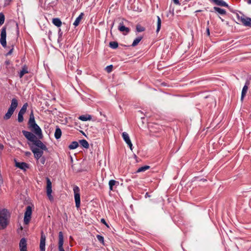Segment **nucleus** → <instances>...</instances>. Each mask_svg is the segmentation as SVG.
Returning a JSON list of instances; mask_svg holds the SVG:
<instances>
[{
    "instance_id": "obj_1",
    "label": "nucleus",
    "mask_w": 251,
    "mask_h": 251,
    "mask_svg": "<svg viewBox=\"0 0 251 251\" xmlns=\"http://www.w3.org/2000/svg\"><path fill=\"white\" fill-rule=\"evenodd\" d=\"M18 104V103L17 100L16 98L12 99L11 101L10 106L9 107L7 113L5 114V115L3 117V119L4 120H7L11 118L14 111L17 107Z\"/></svg>"
},
{
    "instance_id": "obj_2",
    "label": "nucleus",
    "mask_w": 251,
    "mask_h": 251,
    "mask_svg": "<svg viewBox=\"0 0 251 251\" xmlns=\"http://www.w3.org/2000/svg\"><path fill=\"white\" fill-rule=\"evenodd\" d=\"M7 224V211L5 209L0 210V229L5 228Z\"/></svg>"
},
{
    "instance_id": "obj_3",
    "label": "nucleus",
    "mask_w": 251,
    "mask_h": 251,
    "mask_svg": "<svg viewBox=\"0 0 251 251\" xmlns=\"http://www.w3.org/2000/svg\"><path fill=\"white\" fill-rule=\"evenodd\" d=\"M238 21L243 25L244 26L251 27V18L245 16L242 13L241 15L237 14L236 15Z\"/></svg>"
},
{
    "instance_id": "obj_4",
    "label": "nucleus",
    "mask_w": 251,
    "mask_h": 251,
    "mask_svg": "<svg viewBox=\"0 0 251 251\" xmlns=\"http://www.w3.org/2000/svg\"><path fill=\"white\" fill-rule=\"evenodd\" d=\"M73 191L74 193L75 206L77 208H78L80 205V190L77 186H75L73 188Z\"/></svg>"
},
{
    "instance_id": "obj_5",
    "label": "nucleus",
    "mask_w": 251,
    "mask_h": 251,
    "mask_svg": "<svg viewBox=\"0 0 251 251\" xmlns=\"http://www.w3.org/2000/svg\"><path fill=\"white\" fill-rule=\"evenodd\" d=\"M32 214V208L30 206H27L24 215V222L25 225H28L31 219Z\"/></svg>"
},
{
    "instance_id": "obj_6",
    "label": "nucleus",
    "mask_w": 251,
    "mask_h": 251,
    "mask_svg": "<svg viewBox=\"0 0 251 251\" xmlns=\"http://www.w3.org/2000/svg\"><path fill=\"white\" fill-rule=\"evenodd\" d=\"M6 27H3L1 28V33H0V43L2 46L4 48L6 47Z\"/></svg>"
},
{
    "instance_id": "obj_7",
    "label": "nucleus",
    "mask_w": 251,
    "mask_h": 251,
    "mask_svg": "<svg viewBox=\"0 0 251 251\" xmlns=\"http://www.w3.org/2000/svg\"><path fill=\"white\" fill-rule=\"evenodd\" d=\"M30 149L32 152L34 153V157L37 160H39L41 157H42L43 151L33 146H31Z\"/></svg>"
},
{
    "instance_id": "obj_8",
    "label": "nucleus",
    "mask_w": 251,
    "mask_h": 251,
    "mask_svg": "<svg viewBox=\"0 0 251 251\" xmlns=\"http://www.w3.org/2000/svg\"><path fill=\"white\" fill-rule=\"evenodd\" d=\"M31 128L32 131L37 135L39 138H42L43 135L42 132V130L41 128L38 126V125L36 124L35 125H33L31 127H30Z\"/></svg>"
},
{
    "instance_id": "obj_9",
    "label": "nucleus",
    "mask_w": 251,
    "mask_h": 251,
    "mask_svg": "<svg viewBox=\"0 0 251 251\" xmlns=\"http://www.w3.org/2000/svg\"><path fill=\"white\" fill-rule=\"evenodd\" d=\"M22 133L25 137L29 141L33 143V142L37 138L36 136L33 134L32 133L29 131H27L26 130H23Z\"/></svg>"
},
{
    "instance_id": "obj_10",
    "label": "nucleus",
    "mask_w": 251,
    "mask_h": 251,
    "mask_svg": "<svg viewBox=\"0 0 251 251\" xmlns=\"http://www.w3.org/2000/svg\"><path fill=\"white\" fill-rule=\"evenodd\" d=\"M46 237L43 231L41 232V239L40 243V251H46Z\"/></svg>"
},
{
    "instance_id": "obj_11",
    "label": "nucleus",
    "mask_w": 251,
    "mask_h": 251,
    "mask_svg": "<svg viewBox=\"0 0 251 251\" xmlns=\"http://www.w3.org/2000/svg\"><path fill=\"white\" fill-rule=\"evenodd\" d=\"M33 143L36 147V148H38L42 151L47 150V147L43 143V142L37 139V138L33 142Z\"/></svg>"
},
{
    "instance_id": "obj_12",
    "label": "nucleus",
    "mask_w": 251,
    "mask_h": 251,
    "mask_svg": "<svg viewBox=\"0 0 251 251\" xmlns=\"http://www.w3.org/2000/svg\"><path fill=\"white\" fill-rule=\"evenodd\" d=\"M58 250L59 251H65L63 248V243H64V237L62 231H60L58 234Z\"/></svg>"
},
{
    "instance_id": "obj_13",
    "label": "nucleus",
    "mask_w": 251,
    "mask_h": 251,
    "mask_svg": "<svg viewBox=\"0 0 251 251\" xmlns=\"http://www.w3.org/2000/svg\"><path fill=\"white\" fill-rule=\"evenodd\" d=\"M122 137L123 138V139L125 141V142L127 144V145L129 147L130 149L131 150H132V144L131 142V140L130 139L129 136L127 133L126 132H124L122 133Z\"/></svg>"
},
{
    "instance_id": "obj_14",
    "label": "nucleus",
    "mask_w": 251,
    "mask_h": 251,
    "mask_svg": "<svg viewBox=\"0 0 251 251\" xmlns=\"http://www.w3.org/2000/svg\"><path fill=\"white\" fill-rule=\"evenodd\" d=\"M209 1L215 5L223 6L226 7H228V5L226 2L223 0H209Z\"/></svg>"
},
{
    "instance_id": "obj_15",
    "label": "nucleus",
    "mask_w": 251,
    "mask_h": 251,
    "mask_svg": "<svg viewBox=\"0 0 251 251\" xmlns=\"http://www.w3.org/2000/svg\"><path fill=\"white\" fill-rule=\"evenodd\" d=\"M19 248L20 251H27L26 240L25 238L21 239L19 243Z\"/></svg>"
},
{
    "instance_id": "obj_16",
    "label": "nucleus",
    "mask_w": 251,
    "mask_h": 251,
    "mask_svg": "<svg viewBox=\"0 0 251 251\" xmlns=\"http://www.w3.org/2000/svg\"><path fill=\"white\" fill-rule=\"evenodd\" d=\"M118 29L121 31L123 32L125 34H127L129 33L130 29L128 27H126L123 23H120L118 26Z\"/></svg>"
},
{
    "instance_id": "obj_17",
    "label": "nucleus",
    "mask_w": 251,
    "mask_h": 251,
    "mask_svg": "<svg viewBox=\"0 0 251 251\" xmlns=\"http://www.w3.org/2000/svg\"><path fill=\"white\" fill-rule=\"evenodd\" d=\"M249 84H250L249 81H248V80L245 83V85L244 86V87L242 89V93H241V99L242 100H243L244 97L246 95V93H247L248 89V86L249 85Z\"/></svg>"
},
{
    "instance_id": "obj_18",
    "label": "nucleus",
    "mask_w": 251,
    "mask_h": 251,
    "mask_svg": "<svg viewBox=\"0 0 251 251\" xmlns=\"http://www.w3.org/2000/svg\"><path fill=\"white\" fill-rule=\"evenodd\" d=\"M28 124L29 127H31L33 125H34L36 124L35 121V118H34L33 111H31V112L30 114L29 119L28 121Z\"/></svg>"
},
{
    "instance_id": "obj_19",
    "label": "nucleus",
    "mask_w": 251,
    "mask_h": 251,
    "mask_svg": "<svg viewBox=\"0 0 251 251\" xmlns=\"http://www.w3.org/2000/svg\"><path fill=\"white\" fill-rule=\"evenodd\" d=\"M16 166L24 171L28 168V164L25 162H16Z\"/></svg>"
},
{
    "instance_id": "obj_20",
    "label": "nucleus",
    "mask_w": 251,
    "mask_h": 251,
    "mask_svg": "<svg viewBox=\"0 0 251 251\" xmlns=\"http://www.w3.org/2000/svg\"><path fill=\"white\" fill-rule=\"evenodd\" d=\"M47 180V193H52V186H51V182L50 180V179L47 177L46 178Z\"/></svg>"
},
{
    "instance_id": "obj_21",
    "label": "nucleus",
    "mask_w": 251,
    "mask_h": 251,
    "mask_svg": "<svg viewBox=\"0 0 251 251\" xmlns=\"http://www.w3.org/2000/svg\"><path fill=\"white\" fill-rule=\"evenodd\" d=\"M83 16V13H81L80 15L76 18L75 20L73 23V25L76 27L80 23L81 20H82Z\"/></svg>"
},
{
    "instance_id": "obj_22",
    "label": "nucleus",
    "mask_w": 251,
    "mask_h": 251,
    "mask_svg": "<svg viewBox=\"0 0 251 251\" xmlns=\"http://www.w3.org/2000/svg\"><path fill=\"white\" fill-rule=\"evenodd\" d=\"M28 73L27 67L25 65L22 67V69L20 72L19 76L20 78H22L25 74H27Z\"/></svg>"
},
{
    "instance_id": "obj_23",
    "label": "nucleus",
    "mask_w": 251,
    "mask_h": 251,
    "mask_svg": "<svg viewBox=\"0 0 251 251\" xmlns=\"http://www.w3.org/2000/svg\"><path fill=\"white\" fill-rule=\"evenodd\" d=\"M62 135V131L58 126H56L54 133V137L56 139H59Z\"/></svg>"
},
{
    "instance_id": "obj_24",
    "label": "nucleus",
    "mask_w": 251,
    "mask_h": 251,
    "mask_svg": "<svg viewBox=\"0 0 251 251\" xmlns=\"http://www.w3.org/2000/svg\"><path fill=\"white\" fill-rule=\"evenodd\" d=\"M108 184H109L110 190L112 191L113 189V186L114 185H119V182L117 181H116L115 180L111 179L109 181Z\"/></svg>"
},
{
    "instance_id": "obj_25",
    "label": "nucleus",
    "mask_w": 251,
    "mask_h": 251,
    "mask_svg": "<svg viewBox=\"0 0 251 251\" xmlns=\"http://www.w3.org/2000/svg\"><path fill=\"white\" fill-rule=\"evenodd\" d=\"M91 119L92 116L90 115H81L78 117V119L82 121H87L88 120H91Z\"/></svg>"
},
{
    "instance_id": "obj_26",
    "label": "nucleus",
    "mask_w": 251,
    "mask_h": 251,
    "mask_svg": "<svg viewBox=\"0 0 251 251\" xmlns=\"http://www.w3.org/2000/svg\"><path fill=\"white\" fill-rule=\"evenodd\" d=\"M213 9L216 12H218L221 15H224L226 14V12L224 9H222L218 7H214Z\"/></svg>"
},
{
    "instance_id": "obj_27",
    "label": "nucleus",
    "mask_w": 251,
    "mask_h": 251,
    "mask_svg": "<svg viewBox=\"0 0 251 251\" xmlns=\"http://www.w3.org/2000/svg\"><path fill=\"white\" fill-rule=\"evenodd\" d=\"M53 25L57 27H60L62 25V22L59 18H53L52 21Z\"/></svg>"
},
{
    "instance_id": "obj_28",
    "label": "nucleus",
    "mask_w": 251,
    "mask_h": 251,
    "mask_svg": "<svg viewBox=\"0 0 251 251\" xmlns=\"http://www.w3.org/2000/svg\"><path fill=\"white\" fill-rule=\"evenodd\" d=\"M79 143L81 146L85 149H88L89 147L88 142L85 139H82L79 140Z\"/></svg>"
},
{
    "instance_id": "obj_29",
    "label": "nucleus",
    "mask_w": 251,
    "mask_h": 251,
    "mask_svg": "<svg viewBox=\"0 0 251 251\" xmlns=\"http://www.w3.org/2000/svg\"><path fill=\"white\" fill-rule=\"evenodd\" d=\"M150 168V166H148V165L141 167L137 169V170L136 171V173H139L140 172H144L146 171V170L149 169Z\"/></svg>"
},
{
    "instance_id": "obj_30",
    "label": "nucleus",
    "mask_w": 251,
    "mask_h": 251,
    "mask_svg": "<svg viewBox=\"0 0 251 251\" xmlns=\"http://www.w3.org/2000/svg\"><path fill=\"white\" fill-rule=\"evenodd\" d=\"M78 146V143L76 141H73L69 146L68 148L70 150H74L77 148Z\"/></svg>"
},
{
    "instance_id": "obj_31",
    "label": "nucleus",
    "mask_w": 251,
    "mask_h": 251,
    "mask_svg": "<svg viewBox=\"0 0 251 251\" xmlns=\"http://www.w3.org/2000/svg\"><path fill=\"white\" fill-rule=\"evenodd\" d=\"M143 37L142 36H139L137 37L136 39H135L131 45L132 47H135L137 46L139 43L141 41Z\"/></svg>"
},
{
    "instance_id": "obj_32",
    "label": "nucleus",
    "mask_w": 251,
    "mask_h": 251,
    "mask_svg": "<svg viewBox=\"0 0 251 251\" xmlns=\"http://www.w3.org/2000/svg\"><path fill=\"white\" fill-rule=\"evenodd\" d=\"M157 29L156 32L158 33L160 30L161 25V20L160 18L157 16Z\"/></svg>"
},
{
    "instance_id": "obj_33",
    "label": "nucleus",
    "mask_w": 251,
    "mask_h": 251,
    "mask_svg": "<svg viewBox=\"0 0 251 251\" xmlns=\"http://www.w3.org/2000/svg\"><path fill=\"white\" fill-rule=\"evenodd\" d=\"M27 106L28 104L27 102L24 103L19 112L24 114L26 112Z\"/></svg>"
},
{
    "instance_id": "obj_34",
    "label": "nucleus",
    "mask_w": 251,
    "mask_h": 251,
    "mask_svg": "<svg viewBox=\"0 0 251 251\" xmlns=\"http://www.w3.org/2000/svg\"><path fill=\"white\" fill-rule=\"evenodd\" d=\"M109 47L113 49H116L118 47V43L116 41L110 42Z\"/></svg>"
},
{
    "instance_id": "obj_35",
    "label": "nucleus",
    "mask_w": 251,
    "mask_h": 251,
    "mask_svg": "<svg viewBox=\"0 0 251 251\" xmlns=\"http://www.w3.org/2000/svg\"><path fill=\"white\" fill-rule=\"evenodd\" d=\"M136 31L138 32H142L145 31V28L142 26L141 25H136Z\"/></svg>"
},
{
    "instance_id": "obj_36",
    "label": "nucleus",
    "mask_w": 251,
    "mask_h": 251,
    "mask_svg": "<svg viewBox=\"0 0 251 251\" xmlns=\"http://www.w3.org/2000/svg\"><path fill=\"white\" fill-rule=\"evenodd\" d=\"M24 114H22V113H18V121L19 123H22L24 121V117H23V115Z\"/></svg>"
},
{
    "instance_id": "obj_37",
    "label": "nucleus",
    "mask_w": 251,
    "mask_h": 251,
    "mask_svg": "<svg viewBox=\"0 0 251 251\" xmlns=\"http://www.w3.org/2000/svg\"><path fill=\"white\" fill-rule=\"evenodd\" d=\"M4 20H5V18H4V15L2 13H0V25H2L4 23Z\"/></svg>"
},
{
    "instance_id": "obj_38",
    "label": "nucleus",
    "mask_w": 251,
    "mask_h": 251,
    "mask_svg": "<svg viewBox=\"0 0 251 251\" xmlns=\"http://www.w3.org/2000/svg\"><path fill=\"white\" fill-rule=\"evenodd\" d=\"M97 238L99 240V242H100L101 243L103 244L104 243V238L103 236L100 235H97Z\"/></svg>"
},
{
    "instance_id": "obj_39",
    "label": "nucleus",
    "mask_w": 251,
    "mask_h": 251,
    "mask_svg": "<svg viewBox=\"0 0 251 251\" xmlns=\"http://www.w3.org/2000/svg\"><path fill=\"white\" fill-rule=\"evenodd\" d=\"M113 66L112 65L107 66L105 68L106 71L108 73H110L112 71Z\"/></svg>"
},
{
    "instance_id": "obj_40",
    "label": "nucleus",
    "mask_w": 251,
    "mask_h": 251,
    "mask_svg": "<svg viewBox=\"0 0 251 251\" xmlns=\"http://www.w3.org/2000/svg\"><path fill=\"white\" fill-rule=\"evenodd\" d=\"M39 160L42 165H44L45 164L46 160L45 157H41Z\"/></svg>"
},
{
    "instance_id": "obj_41",
    "label": "nucleus",
    "mask_w": 251,
    "mask_h": 251,
    "mask_svg": "<svg viewBox=\"0 0 251 251\" xmlns=\"http://www.w3.org/2000/svg\"><path fill=\"white\" fill-rule=\"evenodd\" d=\"M47 196L49 198V199L50 201H52L53 200V196L51 195V193H50V194L48 193H47Z\"/></svg>"
},
{
    "instance_id": "obj_42",
    "label": "nucleus",
    "mask_w": 251,
    "mask_h": 251,
    "mask_svg": "<svg viewBox=\"0 0 251 251\" xmlns=\"http://www.w3.org/2000/svg\"><path fill=\"white\" fill-rule=\"evenodd\" d=\"M100 222H101L102 224H104V225H105L107 227H109V226H108V225H107V224L106 223V222L105 220L104 219H103V218H102V219H101V220H100Z\"/></svg>"
},
{
    "instance_id": "obj_43",
    "label": "nucleus",
    "mask_w": 251,
    "mask_h": 251,
    "mask_svg": "<svg viewBox=\"0 0 251 251\" xmlns=\"http://www.w3.org/2000/svg\"><path fill=\"white\" fill-rule=\"evenodd\" d=\"M62 35H63V32L61 31V29L59 28V30H58V35L60 37H62Z\"/></svg>"
},
{
    "instance_id": "obj_44",
    "label": "nucleus",
    "mask_w": 251,
    "mask_h": 251,
    "mask_svg": "<svg viewBox=\"0 0 251 251\" xmlns=\"http://www.w3.org/2000/svg\"><path fill=\"white\" fill-rule=\"evenodd\" d=\"M13 49H11L6 54V55L8 56V55H10V54H11V53H12V51H13Z\"/></svg>"
},
{
    "instance_id": "obj_45",
    "label": "nucleus",
    "mask_w": 251,
    "mask_h": 251,
    "mask_svg": "<svg viewBox=\"0 0 251 251\" xmlns=\"http://www.w3.org/2000/svg\"><path fill=\"white\" fill-rule=\"evenodd\" d=\"M206 33L208 36L210 35V30L209 27L206 28Z\"/></svg>"
},
{
    "instance_id": "obj_46",
    "label": "nucleus",
    "mask_w": 251,
    "mask_h": 251,
    "mask_svg": "<svg viewBox=\"0 0 251 251\" xmlns=\"http://www.w3.org/2000/svg\"><path fill=\"white\" fill-rule=\"evenodd\" d=\"M11 1V0H5V3H4V4L5 5H7Z\"/></svg>"
},
{
    "instance_id": "obj_47",
    "label": "nucleus",
    "mask_w": 251,
    "mask_h": 251,
    "mask_svg": "<svg viewBox=\"0 0 251 251\" xmlns=\"http://www.w3.org/2000/svg\"><path fill=\"white\" fill-rule=\"evenodd\" d=\"M174 3L176 4H178V5H179L180 4V3L179 2V0H173Z\"/></svg>"
},
{
    "instance_id": "obj_48",
    "label": "nucleus",
    "mask_w": 251,
    "mask_h": 251,
    "mask_svg": "<svg viewBox=\"0 0 251 251\" xmlns=\"http://www.w3.org/2000/svg\"><path fill=\"white\" fill-rule=\"evenodd\" d=\"M62 37H60V36L58 37V38L57 39V41H58V43H59V42H61L62 41Z\"/></svg>"
},
{
    "instance_id": "obj_49",
    "label": "nucleus",
    "mask_w": 251,
    "mask_h": 251,
    "mask_svg": "<svg viewBox=\"0 0 251 251\" xmlns=\"http://www.w3.org/2000/svg\"><path fill=\"white\" fill-rule=\"evenodd\" d=\"M169 13L170 14H171L172 15H174V9H172V10H169Z\"/></svg>"
},
{
    "instance_id": "obj_50",
    "label": "nucleus",
    "mask_w": 251,
    "mask_h": 251,
    "mask_svg": "<svg viewBox=\"0 0 251 251\" xmlns=\"http://www.w3.org/2000/svg\"><path fill=\"white\" fill-rule=\"evenodd\" d=\"M25 154L26 155H29L31 154V153L30 152H29V151H27V152H25Z\"/></svg>"
},
{
    "instance_id": "obj_51",
    "label": "nucleus",
    "mask_w": 251,
    "mask_h": 251,
    "mask_svg": "<svg viewBox=\"0 0 251 251\" xmlns=\"http://www.w3.org/2000/svg\"><path fill=\"white\" fill-rule=\"evenodd\" d=\"M3 149V146L0 143V149L2 150Z\"/></svg>"
},
{
    "instance_id": "obj_52",
    "label": "nucleus",
    "mask_w": 251,
    "mask_h": 251,
    "mask_svg": "<svg viewBox=\"0 0 251 251\" xmlns=\"http://www.w3.org/2000/svg\"><path fill=\"white\" fill-rule=\"evenodd\" d=\"M150 197V195H149V193H146V195H145V197Z\"/></svg>"
},
{
    "instance_id": "obj_53",
    "label": "nucleus",
    "mask_w": 251,
    "mask_h": 251,
    "mask_svg": "<svg viewBox=\"0 0 251 251\" xmlns=\"http://www.w3.org/2000/svg\"><path fill=\"white\" fill-rule=\"evenodd\" d=\"M247 3L249 4H251V0H248L247 1Z\"/></svg>"
},
{
    "instance_id": "obj_54",
    "label": "nucleus",
    "mask_w": 251,
    "mask_h": 251,
    "mask_svg": "<svg viewBox=\"0 0 251 251\" xmlns=\"http://www.w3.org/2000/svg\"><path fill=\"white\" fill-rule=\"evenodd\" d=\"M202 10H198L195 11L196 13L201 12Z\"/></svg>"
},
{
    "instance_id": "obj_55",
    "label": "nucleus",
    "mask_w": 251,
    "mask_h": 251,
    "mask_svg": "<svg viewBox=\"0 0 251 251\" xmlns=\"http://www.w3.org/2000/svg\"><path fill=\"white\" fill-rule=\"evenodd\" d=\"M220 18L221 19V21H223L224 20L223 19H222L220 17Z\"/></svg>"
},
{
    "instance_id": "obj_56",
    "label": "nucleus",
    "mask_w": 251,
    "mask_h": 251,
    "mask_svg": "<svg viewBox=\"0 0 251 251\" xmlns=\"http://www.w3.org/2000/svg\"><path fill=\"white\" fill-rule=\"evenodd\" d=\"M207 25H209V21H207Z\"/></svg>"
}]
</instances>
